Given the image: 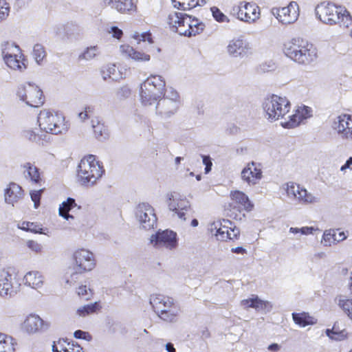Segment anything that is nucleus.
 I'll return each mask as SVG.
<instances>
[{
  "label": "nucleus",
  "mask_w": 352,
  "mask_h": 352,
  "mask_svg": "<svg viewBox=\"0 0 352 352\" xmlns=\"http://www.w3.org/2000/svg\"><path fill=\"white\" fill-rule=\"evenodd\" d=\"M122 54L136 62H148L151 56L144 52L137 50L129 45H122L120 46Z\"/></svg>",
  "instance_id": "obj_25"
},
{
  "label": "nucleus",
  "mask_w": 352,
  "mask_h": 352,
  "mask_svg": "<svg viewBox=\"0 0 352 352\" xmlns=\"http://www.w3.org/2000/svg\"><path fill=\"white\" fill-rule=\"evenodd\" d=\"M246 47L241 39L232 40L228 45V52L233 56L241 55L245 53Z\"/></svg>",
  "instance_id": "obj_37"
},
{
  "label": "nucleus",
  "mask_w": 352,
  "mask_h": 352,
  "mask_svg": "<svg viewBox=\"0 0 352 352\" xmlns=\"http://www.w3.org/2000/svg\"><path fill=\"white\" fill-rule=\"evenodd\" d=\"M88 333L82 331L81 330H77L74 332V337L78 339H86Z\"/></svg>",
  "instance_id": "obj_54"
},
{
  "label": "nucleus",
  "mask_w": 352,
  "mask_h": 352,
  "mask_svg": "<svg viewBox=\"0 0 352 352\" xmlns=\"http://www.w3.org/2000/svg\"><path fill=\"white\" fill-rule=\"evenodd\" d=\"M111 31L113 32V37L120 39L122 36V31L117 27H112Z\"/></svg>",
  "instance_id": "obj_52"
},
{
  "label": "nucleus",
  "mask_w": 352,
  "mask_h": 352,
  "mask_svg": "<svg viewBox=\"0 0 352 352\" xmlns=\"http://www.w3.org/2000/svg\"><path fill=\"white\" fill-rule=\"evenodd\" d=\"M137 216L144 229L150 230L156 226L157 217L153 208L148 204L142 203L138 205Z\"/></svg>",
  "instance_id": "obj_17"
},
{
  "label": "nucleus",
  "mask_w": 352,
  "mask_h": 352,
  "mask_svg": "<svg viewBox=\"0 0 352 352\" xmlns=\"http://www.w3.org/2000/svg\"><path fill=\"white\" fill-rule=\"evenodd\" d=\"M150 303L162 320L168 322L176 321L179 307L173 298L162 294H153L150 298Z\"/></svg>",
  "instance_id": "obj_8"
},
{
  "label": "nucleus",
  "mask_w": 352,
  "mask_h": 352,
  "mask_svg": "<svg viewBox=\"0 0 352 352\" xmlns=\"http://www.w3.org/2000/svg\"><path fill=\"white\" fill-rule=\"evenodd\" d=\"M23 167L27 171L28 175L33 184H41L43 179L39 169L36 166L30 162H27Z\"/></svg>",
  "instance_id": "obj_34"
},
{
  "label": "nucleus",
  "mask_w": 352,
  "mask_h": 352,
  "mask_svg": "<svg viewBox=\"0 0 352 352\" xmlns=\"http://www.w3.org/2000/svg\"><path fill=\"white\" fill-rule=\"evenodd\" d=\"M33 56L37 63H40L46 56L45 48L40 44H36L33 48Z\"/></svg>",
  "instance_id": "obj_42"
},
{
  "label": "nucleus",
  "mask_w": 352,
  "mask_h": 352,
  "mask_svg": "<svg viewBox=\"0 0 352 352\" xmlns=\"http://www.w3.org/2000/svg\"><path fill=\"white\" fill-rule=\"evenodd\" d=\"M26 245L29 249L35 253L38 254L42 252V245L36 241L28 240Z\"/></svg>",
  "instance_id": "obj_47"
},
{
  "label": "nucleus",
  "mask_w": 352,
  "mask_h": 352,
  "mask_svg": "<svg viewBox=\"0 0 352 352\" xmlns=\"http://www.w3.org/2000/svg\"><path fill=\"white\" fill-rule=\"evenodd\" d=\"M350 36H351V37L352 38V29H351V31Z\"/></svg>",
  "instance_id": "obj_64"
},
{
  "label": "nucleus",
  "mask_w": 352,
  "mask_h": 352,
  "mask_svg": "<svg viewBox=\"0 0 352 352\" xmlns=\"http://www.w3.org/2000/svg\"><path fill=\"white\" fill-rule=\"evenodd\" d=\"M3 59L6 65L14 70L26 68V60L17 45H8L3 51Z\"/></svg>",
  "instance_id": "obj_14"
},
{
  "label": "nucleus",
  "mask_w": 352,
  "mask_h": 352,
  "mask_svg": "<svg viewBox=\"0 0 352 352\" xmlns=\"http://www.w3.org/2000/svg\"><path fill=\"white\" fill-rule=\"evenodd\" d=\"M241 303L245 308H254L256 309H264L268 305L267 302L259 299L256 296L243 300Z\"/></svg>",
  "instance_id": "obj_36"
},
{
  "label": "nucleus",
  "mask_w": 352,
  "mask_h": 352,
  "mask_svg": "<svg viewBox=\"0 0 352 352\" xmlns=\"http://www.w3.org/2000/svg\"><path fill=\"white\" fill-rule=\"evenodd\" d=\"M140 36H141V40L143 41H147L150 43H152L153 42V38H152V35L148 32L142 34L140 35Z\"/></svg>",
  "instance_id": "obj_53"
},
{
  "label": "nucleus",
  "mask_w": 352,
  "mask_h": 352,
  "mask_svg": "<svg viewBox=\"0 0 352 352\" xmlns=\"http://www.w3.org/2000/svg\"><path fill=\"white\" fill-rule=\"evenodd\" d=\"M4 196L6 202L14 206L24 198L25 192L20 185L10 182L5 190Z\"/></svg>",
  "instance_id": "obj_24"
},
{
  "label": "nucleus",
  "mask_w": 352,
  "mask_h": 352,
  "mask_svg": "<svg viewBox=\"0 0 352 352\" xmlns=\"http://www.w3.org/2000/svg\"><path fill=\"white\" fill-rule=\"evenodd\" d=\"M12 276V274L8 270L3 269L0 271V296H11L13 292Z\"/></svg>",
  "instance_id": "obj_27"
},
{
  "label": "nucleus",
  "mask_w": 352,
  "mask_h": 352,
  "mask_svg": "<svg viewBox=\"0 0 352 352\" xmlns=\"http://www.w3.org/2000/svg\"><path fill=\"white\" fill-rule=\"evenodd\" d=\"M333 129L342 138L352 140V114L339 115L333 124Z\"/></svg>",
  "instance_id": "obj_15"
},
{
  "label": "nucleus",
  "mask_w": 352,
  "mask_h": 352,
  "mask_svg": "<svg viewBox=\"0 0 352 352\" xmlns=\"http://www.w3.org/2000/svg\"><path fill=\"white\" fill-rule=\"evenodd\" d=\"M78 295L84 297L88 294V289L86 285H80L77 290Z\"/></svg>",
  "instance_id": "obj_51"
},
{
  "label": "nucleus",
  "mask_w": 352,
  "mask_h": 352,
  "mask_svg": "<svg viewBox=\"0 0 352 352\" xmlns=\"http://www.w3.org/2000/svg\"><path fill=\"white\" fill-rule=\"evenodd\" d=\"M10 13V5L6 0H0V21L6 19Z\"/></svg>",
  "instance_id": "obj_44"
},
{
  "label": "nucleus",
  "mask_w": 352,
  "mask_h": 352,
  "mask_svg": "<svg viewBox=\"0 0 352 352\" xmlns=\"http://www.w3.org/2000/svg\"><path fill=\"white\" fill-rule=\"evenodd\" d=\"M52 351L53 352H82V348L78 344H74L62 338L54 342Z\"/></svg>",
  "instance_id": "obj_28"
},
{
  "label": "nucleus",
  "mask_w": 352,
  "mask_h": 352,
  "mask_svg": "<svg viewBox=\"0 0 352 352\" xmlns=\"http://www.w3.org/2000/svg\"><path fill=\"white\" fill-rule=\"evenodd\" d=\"M181 160H182V157H177L175 158V163H176L177 164H179L180 163V162H181Z\"/></svg>",
  "instance_id": "obj_62"
},
{
  "label": "nucleus",
  "mask_w": 352,
  "mask_h": 352,
  "mask_svg": "<svg viewBox=\"0 0 352 352\" xmlns=\"http://www.w3.org/2000/svg\"><path fill=\"white\" fill-rule=\"evenodd\" d=\"M173 6L182 10H189L206 3V0H172Z\"/></svg>",
  "instance_id": "obj_32"
},
{
  "label": "nucleus",
  "mask_w": 352,
  "mask_h": 352,
  "mask_svg": "<svg viewBox=\"0 0 352 352\" xmlns=\"http://www.w3.org/2000/svg\"><path fill=\"white\" fill-rule=\"evenodd\" d=\"M291 103L285 96L272 94L266 98L263 109L268 120L283 119L290 111Z\"/></svg>",
  "instance_id": "obj_9"
},
{
  "label": "nucleus",
  "mask_w": 352,
  "mask_h": 352,
  "mask_svg": "<svg viewBox=\"0 0 352 352\" xmlns=\"http://www.w3.org/2000/svg\"><path fill=\"white\" fill-rule=\"evenodd\" d=\"M38 122L41 131L52 134H62L69 129V124L65 121L64 115L54 111H41L38 116Z\"/></svg>",
  "instance_id": "obj_7"
},
{
  "label": "nucleus",
  "mask_w": 352,
  "mask_h": 352,
  "mask_svg": "<svg viewBox=\"0 0 352 352\" xmlns=\"http://www.w3.org/2000/svg\"><path fill=\"white\" fill-rule=\"evenodd\" d=\"M275 14L278 20L282 23H293L299 16L298 5L296 2L292 1L285 7L277 8Z\"/></svg>",
  "instance_id": "obj_19"
},
{
  "label": "nucleus",
  "mask_w": 352,
  "mask_h": 352,
  "mask_svg": "<svg viewBox=\"0 0 352 352\" xmlns=\"http://www.w3.org/2000/svg\"><path fill=\"white\" fill-rule=\"evenodd\" d=\"M268 349L272 351H277L280 349V346L278 344L274 343L268 346Z\"/></svg>",
  "instance_id": "obj_57"
},
{
  "label": "nucleus",
  "mask_w": 352,
  "mask_h": 352,
  "mask_svg": "<svg viewBox=\"0 0 352 352\" xmlns=\"http://www.w3.org/2000/svg\"><path fill=\"white\" fill-rule=\"evenodd\" d=\"M352 166V157H350L346 162V163L341 166L340 170L344 172L347 168L351 169Z\"/></svg>",
  "instance_id": "obj_55"
},
{
  "label": "nucleus",
  "mask_w": 352,
  "mask_h": 352,
  "mask_svg": "<svg viewBox=\"0 0 352 352\" xmlns=\"http://www.w3.org/2000/svg\"><path fill=\"white\" fill-rule=\"evenodd\" d=\"M166 22L173 30L188 37L200 34L204 28V24L197 19L177 12H170Z\"/></svg>",
  "instance_id": "obj_3"
},
{
  "label": "nucleus",
  "mask_w": 352,
  "mask_h": 352,
  "mask_svg": "<svg viewBox=\"0 0 352 352\" xmlns=\"http://www.w3.org/2000/svg\"><path fill=\"white\" fill-rule=\"evenodd\" d=\"M316 14L324 23L338 25L341 28H348L352 25V16L344 7L337 6L332 3H322L318 6Z\"/></svg>",
  "instance_id": "obj_2"
},
{
  "label": "nucleus",
  "mask_w": 352,
  "mask_h": 352,
  "mask_svg": "<svg viewBox=\"0 0 352 352\" xmlns=\"http://www.w3.org/2000/svg\"><path fill=\"white\" fill-rule=\"evenodd\" d=\"M286 191L288 195H292L303 203L311 204L316 201V198L311 193L296 183H287Z\"/></svg>",
  "instance_id": "obj_22"
},
{
  "label": "nucleus",
  "mask_w": 352,
  "mask_h": 352,
  "mask_svg": "<svg viewBox=\"0 0 352 352\" xmlns=\"http://www.w3.org/2000/svg\"><path fill=\"white\" fill-rule=\"evenodd\" d=\"M285 55L294 61L302 65H308L318 57L316 47L300 38H294L284 45Z\"/></svg>",
  "instance_id": "obj_1"
},
{
  "label": "nucleus",
  "mask_w": 352,
  "mask_h": 352,
  "mask_svg": "<svg viewBox=\"0 0 352 352\" xmlns=\"http://www.w3.org/2000/svg\"><path fill=\"white\" fill-rule=\"evenodd\" d=\"M102 308L100 302H95L89 305H85L77 309V314L79 316L85 317L89 314H93L99 311Z\"/></svg>",
  "instance_id": "obj_39"
},
{
  "label": "nucleus",
  "mask_w": 352,
  "mask_h": 352,
  "mask_svg": "<svg viewBox=\"0 0 352 352\" xmlns=\"http://www.w3.org/2000/svg\"><path fill=\"white\" fill-rule=\"evenodd\" d=\"M98 49L96 46L87 47V50L80 56V58L91 60L98 54Z\"/></svg>",
  "instance_id": "obj_43"
},
{
  "label": "nucleus",
  "mask_w": 352,
  "mask_h": 352,
  "mask_svg": "<svg viewBox=\"0 0 352 352\" xmlns=\"http://www.w3.org/2000/svg\"><path fill=\"white\" fill-rule=\"evenodd\" d=\"M28 134H29V135H30V137H29L30 140H35V139H36V134H34V133L33 132H32V131L28 132Z\"/></svg>",
  "instance_id": "obj_60"
},
{
  "label": "nucleus",
  "mask_w": 352,
  "mask_h": 352,
  "mask_svg": "<svg viewBox=\"0 0 352 352\" xmlns=\"http://www.w3.org/2000/svg\"><path fill=\"white\" fill-rule=\"evenodd\" d=\"M166 348L167 352H175V349L174 348L173 344L171 343H167L166 345Z\"/></svg>",
  "instance_id": "obj_59"
},
{
  "label": "nucleus",
  "mask_w": 352,
  "mask_h": 352,
  "mask_svg": "<svg viewBox=\"0 0 352 352\" xmlns=\"http://www.w3.org/2000/svg\"><path fill=\"white\" fill-rule=\"evenodd\" d=\"M16 342L7 334L0 333V352H14Z\"/></svg>",
  "instance_id": "obj_35"
},
{
  "label": "nucleus",
  "mask_w": 352,
  "mask_h": 352,
  "mask_svg": "<svg viewBox=\"0 0 352 352\" xmlns=\"http://www.w3.org/2000/svg\"><path fill=\"white\" fill-rule=\"evenodd\" d=\"M338 305L344 312L352 320V299L340 297Z\"/></svg>",
  "instance_id": "obj_40"
},
{
  "label": "nucleus",
  "mask_w": 352,
  "mask_h": 352,
  "mask_svg": "<svg viewBox=\"0 0 352 352\" xmlns=\"http://www.w3.org/2000/svg\"><path fill=\"white\" fill-rule=\"evenodd\" d=\"M311 109L303 106L298 107L294 113L289 116V119L281 122V126L285 129H293L298 126L304 120L311 116Z\"/></svg>",
  "instance_id": "obj_20"
},
{
  "label": "nucleus",
  "mask_w": 352,
  "mask_h": 352,
  "mask_svg": "<svg viewBox=\"0 0 352 352\" xmlns=\"http://www.w3.org/2000/svg\"><path fill=\"white\" fill-rule=\"evenodd\" d=\"M44 190L45 188H42L38 190H33L30 192L31 199L34 204L35 208H38V206L40 205L41 194L43 193Z\"/></svg>",
  "instance_id": "obj_46"
},
{
  "label": "nucleus",
  "mask_w": 352,
  "mask_h": 352,
  "mask_svg": "<svg viewBox=\"0 0 352 352\" xmlns=\"http://www.w3.org/2000/svg\"><path fill=\"white\" fill-rule=\"evenodd\" d=\"M334 236L335 233H331V231H326L323 234L322 239L325 243H328L330 245L332 241H336Z\"/></svg>",
  "instance_id": "obj_49"
},
{
  "label": "nucleus",
  "mask_w": 352,
  "mask_h": 352,
  "mask_svg": "<svg viewBox=\"0 0 352 352\" xmlns=\"http://www.w3.org/2000/svg\"><path fill=\"white\" fill-rule=\"evenodd\" d=\"M23 282L25 285L36 289L43 285L44 278L40 272L31 271L24 276Z\"/></svg>",
  "instance_id": "obj_29"
},
{
  "label": "nucleus",
  "mask_w": 352,
  "mask_h": 352,
  "mask_svg": "<svg viewBox=\"0 0 352 352\" xmlns=\"http://www.w3.org/2000/svg\"><path fill=\"white\" fill-rule=\"evenodd\" d=\"M203 163L206 166L205 170L207 173L211 170L212 165L210 157L209 156L203 155Z\"/></svg>",
  "instance_id": "obj_50"
},
{
  "label": "nucleus",
  "mask_w": 352,
  "mask_h": 352,
  "mask_svg": "<svg viewBox=\"0 0 352 352\" xmlns=\"http://www.w3.org/2000/svg\"><path fill=\"white\" fill-rule=\"evenodd\" d=\"M94 114V108L91 107H85L84 111L78 113V117L81 120L89 119Z\"/></svg>",
  "instance_id": "obj_48"
},
{
  "label": "nucleus",
  "mask_w": 352,
  "mask_h": 352,
  "mask_svg": "<svg viewBox=\"0 0 352 352\" xmlns=\"http://www.w3.org/2000/svg\"><path fill=\"white\" fill-rule=\"evenodd\" d=\"M102 163L97 160L94 155L85 156L78 166L77 176L80 182L85 186H93L104 174Z\"/></svg>",
  "instance_id": "obj_4"
},
{
  "label": "nucleus",
  "mask_w": 352,
  "mask_h": 352,
  "mask_svg": "<svg viewBox=\"0 0 352 352\" xmlns=\"http://www.w3.org/2000/svg\"><path fill=\"white\" fill-rule=\"evenodd\" d=\"M292 318L294 322L301 327L316 323V320L307 312L293 313Z\"/></svg>",
  "instance_id": "obj_33"
},
{
  "label": "nucleus",
  "mask_w": 352,
  "mask_h": 352,
  "mask_svg": "<svg viewBox=\"0 0 352 352\" xmlns=\"http://www.w3.org/2000/svg\"><path fill=\"white\" fill-rule=\"evenodd\" d=\"M17 227L20 230H22L25 232H30L34 234L43 233L42 225L38 223L37 222L23 221L19 222L17 224Z\"/></svg>",
  "instance_id": "obj_38"
},
{
  "label": "nucleus",
  "mask_w": 352,
  "mask_h": 352,
  "mask_svg": "<svg viewBox=\"0 0 352 352\" xmlns=\"http://www.w3.org/2000/svg\"><path fill=\"white\" fill-rule=\"evenodd\" d=\"M151 243L153 246L161 248L165 247L168 249L175 248L177 246V234L170 230L158 231L151 235Z\"/></svg>",
  "instance_id": "obj_16"
},
{
  "label": "nucleus",
  "mask_w": 352,
  "mask_h": 352,
  "mask_svg": "<svg viewBox=\"0 0 352 352\" xmlns=\"http://www.w3.org/2000/svg\"><path fill=\"white\" fill-rule=\"evenodd\" d=\"M50 324L45 322L38 316L31 314L24 320L23 329L28 333H35L47 329Z\"/></svg>",
  "instance_id": "obj_23"
},
{
  "label": "nucleus",
  "mask_w": 352,
  "mask_h": 352,
  "mask_svg": "<svg viewBox=\"0 0 352 352\" xmlns=\"http://www.w3.org/2000/svg\"><path fill=\"white\" fill-rule=\"evenodd\" d=\"M254 204L248 196L239 190H231L230 201L224 206L226 215L234 220H241L245 217V212L252 210Z\"/></svg>",
  "instance_id": "obj_5"
},
{
  "label": "nucleus",
  "mask_w": 352,
  "mask_h": 352,
  "mask_svg": "<svg viewBox=\"0 0 352 352\" xmlns=\"http://www.w3.org/2000/svg\"><path fill=\"white\" fill-rule=\"evenodd\" d=\"M92 128L96 138H98L107 133V127L98 120H92Z\"/></svg>",
  "instance_id": "obj_41"
},
{
  "label": "nucleus",
  "mask_w": 352,
  "mask_h": 352,
  "mask_svg": "<svg viewBox=\"0 0 352 352\" xmlns=\"http://www.w3.org/2000/svg\"><path fill=\"white\" fill-rule=\"evenodd\" d=\"M231 12L240 21L249 23L255 22L261 15L260 8L255 3L246 1L234 6Z\"/></svg>",
  "instance_id": "obj_13"
},
{
  "label": "nucleus",
  "mask_w": 352,
  "mask_h": 352,
  "mask_svg": "<svg viewBox=\"0 0 352 352\" xmlns=\"http://www.w3.org/2000/svg\"><path fill=\"white\" fill-rule=\"evenodd\" d=\"M166 83L162 76L151 75L141 85L140 98L142 104L151 105L164 98Z\"/></svg>",
  "instance_id": "obj_6"
},
{
  "label": "nucleus",
  "mask_w": 352,
  "mask_h": 352,
  "mask_svg": "<svg viewBox=\"0 0 352 352\" xmlns=\"http://www.w3.org/2000/svg\"><path fill=\"white\" fill-rule=\"evenodd\" d=\"M80 206H78L74 199L69 197L65 201H63L59 206L58 213L60 217L66 220L75 219V216L73 214L74 210L80 209Z\"/></svg>",
  "instance_id": "obj_26"
},
{
  "label": "nucleus",
  "mask_w": 352,
  "mask_h": 352,
  "mask_svg": "<svg viewBox=\"0 0 352 352\" xmlns=\"http://www.w3.org/2000/svg\"><path fill=\"white\" fill-rule=\"evenodd\" d=\"M262 177L261 165L254 162L248 163L241 171L242 180L250 186L256 185Z\"/></svg>",
  "instance_id": "obj_18"
},
{
  "label": "nucleus",
  "mask_w": 352,
  "mask_h": 352,
  "mask_svg": "<svg viewBox=\"0 0 352 352\" xmlns=\"http://www.w3.org/2000/svg\"><path fill=\"white\" fill-rule=\"evenodd\" d=\"M313 228L309 227H304L301 229L302 233L304 234H308L312 232Z\"/></svg>",
  "instance_id": "obj_58"
},
{
  "label": "nucleus",
  "mask_w": 352,
  "mask_h": 352,
  "mask_svg": "<svg viewBox=\"0 0 352 352\" xmlns=\"http://www.w3.org/2000/svg\"><path fill=\"white\" fill-rule=\"evenodd\" d=\"M17 96L32 107H40L45 103V96L42 89L34 84L27 83L20 86L17 89Z\"/></svg>",
  "instance_id": "obj_12"
},
{
  "label": "nucleus",
  "mask_w": 352,
  "mask_h": 352,
  "mask_svg": "<svg viewBox=\"0 0 352 352\" xmlns=\"http://www.w3.org/2000/svg\"><path fill=\"white\" fill-rule=\"evenodd\" d=\"M198 223H198V221H197L196 219H192V221H191V226H192V227H196V226H198Z\"/></svg>",
  "instance_id": "obj_61"
},
{
  "label": "nucleus",
  "mask_w": 352,
  "mask_h": 352,
  "mask_svg": "<svg viewBox=\"0 0 352 352\" xmlns=\"http://www.w3.org/2000/svg\"><path fill=\"white\" fill-rule=\"evenodd\" d=\"M112 7L122 14L136 11L137 6L133 0H111Z\"/></svg>",
  "instance_id": "obj_31"
},
{
  "label": "nucleus",
  "mask_w": 352,
  "mask_h": 352,
  "mask_svg": "<svg viewBox=\"0 0 352 352\" xmlns=\"http://www.w3.org/2000/svg\"><path fill=\"white\" fill-rule=\"evenodd\" d=\"M211 232L221 241H236L239 239L240 230L228 219L214 221L210 226Z\"/></svg>",
  "instance_id": "obj_11"
},
{
  "label": "nucleus",
  "mask_w": 352,
  "mask_h": 352,
  "mask_svg": "<svg viewBox=\"0 0 352 352\" xmlns=\"http://www.w3.org/2000/svg\"><path fill=\"white\" fill-rule=\"evenodd\" d=\"M168 208L184 220H186L185 214L192 212L188 201L185 198H180L177 194L171 195L169 198Z\"/></svg>",
  "instance_id": "obj_21"
},
{
  "label": "nucleus",
  "mask_w": 352,
  "mask_h": 352,
  "mask_svg": "<svg viewBox=\"0 0 352 352\" xmlns=\"http://www.w3.org/2000/svg\"><path fill=\"white\" fill-rule=\"evenodd\" d=\"M350 291L352 293V271H351V284L349 287Z\"/></svg>",
  "instance_id": "obj_63"
},
{
  "label": "nucleus",
  "mask_w": 352,
  "mask_h": 352,
  "mask_svg": "<svg viewBox=\"0 0 352 352\" xmlns=\"http://www.w3.org/2000/svg\"><path fill=\"white\" fill-rule=\"evenodd\" d=\"M72 270L71 276L82 274L94 270L96 261L94 254L85 248L76 250L72 256Z\"/></svg>",
  "instance_id": "obj_10"
},
{
  "label": "nucleus",
  "mask_w": 352,
  "mask_h": 352,
  "mask_svg": "<svg viewBox=\"0 0 352 352\" xmlns=\"http://www.w3.org/2000/svg\"><path fill=\"white\" fill-rule=\"evenodd\" d=\"M326 334L331 339L339 341L344 340L349 336L346 329L342 328L338 322H335L331 329H327Z\"/></svg>",
  "instance_id": "obj_30"
},
{
  "label": "nucleus",
  "mask_w": 352,
  "mask_h": 352,
  "mask_svg": "<svg viewBox=\"0 0 352 352\" xmlns=\"http://www.w3.org/2000/svg\"><path fill=\"white\" fill-rule=\"evenodd\" d=\"M232 252L243 254L246 253V250L242 247H236L232 249Z\"/></svg>",
  "instance_id": "obj_56"
},
{
  "label": "nucleus",
  "mask_w": 352,
  "mask_h": 352,
  "mask_svg": "<svg viewBox=\"0 0 352 352\" xmlns=\"http://www.w3.org/2000/svg\"><path fill=\"white\" fill-rule=\"evenodd\" d=\"M213 17L218 22L228 21L227 16L217 7L211 8Z\"/></svg>",
  "instance_id": "obj_45"
}]
</instances>
